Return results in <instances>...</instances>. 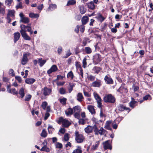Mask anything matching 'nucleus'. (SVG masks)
Wrapping results in <instances>:
<instances>
[{
    "instance_id": "f257e3e1",
    "label": "nucleus",
    "mask_w": 153,
    "mask_h": 153,
    "mask_svg": "<svg viewBox=\"0 0 153 153\" xmlns=\"http://www.w3.org/2000/svg\"><path fill=\"white\" fill-rule=\"evenodd\" d=\"M21 30L20 32L23 38L25 40H30V38L27 35L26 33V31H28L30 33V34L33 33V31L32 30L30 27V24L29 26H25L22 25L20 26Z\"/></svg>"
},
{
    "instance_id": "f03ea898",
    "label": "nucleus",
    "mask_w": 153,
    "mask_h": 153,
    "mask_svg": "<svg viewBox=\"0 0 153 153\" xmlns=\"http://www.w3.org/2000/svg\"><path fill=\"white\" fill-rule=\"evenodd\" d=\"M103 100L105 102L113 103L115 101V97L111 94L105 96L103 98Z\"/></svg>"
},
{
    "instance_id": "7ed1b4c3",
    "label": "nucleus",
    "mask_w": 153,
    "mask_h": 153,
    "mask_svg": "<svg viewBox=\"0 0 153 153\" xmlns=\"http://www.w3.org/2000/svg\"><path fill=\"white\" fill-rule=\"evenodd\" d=\"M102 57L99 54H96L93 56V62L95 65L100 63L102 60Z\"/></svg>"
},
{
    "instance_id": "20e7f679",
    "label": "nucleus",
    "mask_w": 153,
    "mask_h": 153,
    "mask_svg": "<svg viewBox=\"0 0 153 153\" xmlns=\"http://www.w3.org/2000/svg\"><path fill=\"white\" fill-rule=\"evenodd\" d=\"M59 121L62 122L63 126L65 127H68L71 124V123L67 120L64 119L62 117L59 118Z\"/></svg>"
},
{
    "instance_id": "39448f33",
    "label": "nucleus",
    "mask_w": 153,
    "mask_h": 153,
    "mask_svg": "<svg viewBox=\"0 0 153 153\" xmlns=\"http://www.w3.org/2000/svg\"><path fill=\"white\" fill-rule=\"evenodd\" d=\"M111 141L110 140H106L102 143L103 148L105 150L107 149H111L112 147L110 143Z\"/></svg>"
},
{
    "instance_id": "423d86ee",
    "label": "nucleus",
    "mask_w": 153,
    "mask_h": 153,
    "mask_svg": "<svg viewBox=\"0 0 153 153\" xmlns=\"http://www.w3.org/2000/svg\"><path fill=\"white\" fill-rule=\"evenodd\" d=\"M52 90L51 88H48L46 87L43 88L42 90V93L45 96L49 95L51 93Z\"/></svg>"
},
{
    "instance_id": "0eeeda50",
    "label": "nucleus",
    "mask_w": 153,
    "mask_h": 153,
    "mask_svg": "<svg viewBox=\"0 0 153 153\" xmlns=\"http://www.w3.org/2000/svg\"><path fill=\"white\" fill-rule=\"evenodd\" d=\"M19 15L20 17V22H22L25 24L29 22V19L27 17H24V15L22 13H21Z\"/></svg>"
},
{
    "instance_id": "6e6552de",
    "label": "nucleus",
    "mask_w": 153,
    "mask_h": 153,
    "mask_svg": "<svg viewBox=\"0 0 153 153\" xmlns=\"http://www.w3.org/2000/svg\"><path fill=\"white\" fill-rule=\"evenodd\" d=\"M30 54L27 53L23 54V57L21 60V63L22 65H25L28 62V57L29 56Z\"/></svg>"
},
{
    "instance_id": "1a4fd4ad",
    "label": "nucleus",
    "mask_w": 153,
    "mask_h": 153,
    "mask_svg": "<svg viewBox=\"0 0 153 153\" xmlns=\"http://www.w3.org/2000/svg\"><path fill=\"white\" fill-rule=\"evenodd\" d=\"M58 70V68L56 65H52L51 68L47 71V73L48 74H51L52 72L56 71Z\"/></svg>"
},
{
    "instance_id": "9d476101",
    "label": "nucleus",
    "mask_w": 153,
    "mask_h": 153,
    "mask_svg": "<svg viewBox=\"0 0 153 153\" xmlns=\"http://www.w3.org/2000/svg\"><path fill=\"white\" fill-rule=\"evenodd\" d=\"M76 140L78 143H81L83 142L84 137L82 134H78L76 132Z\"/></svg>"
},
{
    "instance_id": "9b49d317",
    "label": "nucleus",
    "mask_w": 153,
    "mask_h": 153,
    "mask_svg": "<svg viewBox=\"0 0 153 153\" xmlns=\"http://www.w3.org/2000/svg\"><path fill=\"white\" fill-rule=\"evenodd\" d=\"M104 80L105 83L108 84H112L113 83L112 79L108 75H106L104 78Z\"/></svg>"
},
{
    "instance_id": "f8f14e48",
    "label": "nucleus",
    "mask_w": 153,
    "mask_h": 153,
    "mask_svg": "<svg viewBox=\"0 0 153 153\" xmlns=\"http://www.w3.org/2000/svg\"><path fill=\"white\" fill-rule=\"evenodd\" d=\"M94 107V106L91 105H88L87 107V109L92 115L95 114L96 113Z\"/></svg>"
},
{
    "instance_id": "ddd939ff",
    "label": "nucleus",
    "mask_w": 153,
    "mask_h": 153,
    "mask_svg": "<svg viewBox=\"0 0 153 153\" xmlns=\"http://www.w3.org/2000/svg\"><path fill=\"white\" fill-rule=\"evenodd\" d=\"M10 85H8L7 86V91L9 93L12 94H18V92L16 91V89L14 88H12L10 89Z\"/></svg>"
},
{
    "instance_id": "4468645a",
    "label": "nucleus",
    "mask_w": 153,
    "mask_h": 153,
    "mask_svg": "<svg viewBox=\"0 0 153 153\" xmlns=\"http://www.w3.org/2000/svg\"><path fill=\"white\" fill-rule=\"evenodd\" d=\"M94 127L92 126H88L84 129L85 132L88 134L91 133L92 132Z\"/></svg>"
},
{
    "instance_id": "2eb2a0df",
    "label": "nucleus",
    "mask_w": 153,
    "mask_h": 153,
    "mask_svg": "<svg viewBox=\"0 0 153 153\" xmlns=\"http://www.w3.org/2000/svg\"><path fill=\"white\" fill-rule=\"evenodd\" d=\"M119 111H123L124 110H128V112L130 110L129 108H126L122 104H120L117 107Z\"/></svg>"
},
{
    "instance_id": "dca6fc26",
    "label": "nucleus",
    "mask_w": 153,
    "mask_h": 153,
    "mask_svg": "<svg viewBox=\"0 0 153 153\" xmlns=\"http://www.w3.org/2000/svg\"><path fill=\"white\" fill-rule=\"evenodd\" d=\"M35 81L34 79L32 78H27L25 80V82L26 83L30 85L32 84Z\"/></svg>"
},
{
    "instance_id": "f3484780",
    "label": "nucleus",
    "mask_w": 153,
    "mask_h": 153,
    "mask_svg": "<svg viewBox=\"0 0 153 153\" xmlns=\"http://www.w3.org/2000/svg\"><path fill=\"white\" fill-rule=\"evenodd\" d=\"M77 100L79 102L82 101L84 99V97L82 94L81 93H79L76 95Z\"/></svg>"
},
{
    "instance_id": "a211bd4d",
    "label": "nucleus",
    "mask_w": 153,
    "mask_h": 153,
    "mask_svg": "<svg viewBox=\"0 0 153 153\" xmlns=\"http://www.w3.org/2000/svg\"><path fill=\"white\" fill-rule=\"evenodd\" d=\"M102 85L101 81H94L92 82L91 84V86L94 87H99Z\"/></svg>"
},
{
    "instance_id": "6ab92c4d",
    "label": "nucleus",
    "mask_w": 153,
    "mask_h": 153,
    "mask_svg": "<svg viewBox=\"0 0 153 153\" xmlns=\"http://www.w3.org/2000/svg\"><path fill=\"white\" fill-rule=\"evenodd\" d=\"M119 119V118H117L112 123V126L113 128L115 129H116L117 128V123H119V122L118 120Z\"/></svg>"
},
{
    "instance_id": "aec40b11",
    "label": "nucleus",
    "mask_w": 153,
    "mask_h": 153,
    "mask_svg": "<svg viewBox=\"0 0 153 153\" xmlns=\"http://www.w3.org/2000/svg\"><path fill=\"white\" fill-rule=\"evenodd\" d=\"M101 68L99 67L95 66L92 70V71L94 73H97L98 74L101 70Z\"/></svg>"
},
{
    "instance_id": "412c9836",
    "label": "nucleus",
    "mask_w": 153,
    "mask_h": 153,
    "mask_svg": "<svg viewBox=\"0 0 153 153\" xmlns=\"http://www.w3.org/2000/svg\"><path fill=\"white\" fill-rule=\"evenodd\" d=\"M137 102L134 100V99L133 98H131V100L129 103V105L132 108H134L136 106V104Z\"/></svg>"
},
{
    "instance_id": "4be33fe9",
    "label": "nucleus",
    "mask_w": 153,
    "mask_h": 153,
    "mask_svg": "<svg viewBox=\"0 0 153 153\" xmlns=\"http://www.w3.org/2000/svg\"><path fill=\"white\" fill-rule=\"evenodd\" d=\"M14 42L16 43L19 39L20 36V34L18 32H16L14 34Z\"/></svg>"
},
{
    "instance_id": "5701e85b",
    "label": "nucleus",
    "mask_w": 153,
    "mask_h": 153,
    "mask_svg": "<svg viewBox=\"0 0 153 153\" xmlns=\"http://www.w3.org/2000/svg\"><path fill=\"white\" fill-rule=\"evenodd\" d=\"M65 112L66 115L67 116H68L72 114L73 112V110L71 108H69L68 109H67L65 111Z\"/></svg>"
},
{
    "instance_id": "b1692460",
    "label": "nucleus",
    "mask_w": 153,
    "mask_h": 153,
    "mask_svg": "<svg viewBox=\"0 0 153 153\" xmlns=\"http://www.w3.org/2000/svg\"><path fill=\"white\" fill-rule=\"evenodd\" d=\"M88 7L91 10H94L95 9V5L93 2L91 1L87 4Z\"/></svg>"
},
{
    "instance_id": "393cba45",
    "label": "nucleus",
    "mask_w": 153,
    "mask_h": 153,
    "mask_svg": "<svg viewBox=\"0 0 153 153\" xmlns=\"http://www.w3.org/2000/svg\"><path fill=\"white\" fill-rule=\"evenodd\" d=\"M93 95L95 99L96 100L97 102L102 100L100 97L97 92H94L93 93Z\"/></svg>"
},
{
    "instance_id": "a878e982",
    "label": "nucleus",
    "mask_w": 153,
    "mask_h": 153,
    "mask_svg": "<svg viewBox=\"0 0 153 153\" xmlns=\"http://www.w3.org/2000/svg\"><path fill=\"white\" fill-rule=\"evenodd\" d=\"M38 63L39 64V66L42 67L46 62V60L42 59V58L39 59L38 60Z\"/></svg>"
},
{
    "instance_id": "bb28decb",
    "label": "nucleus",
    "mask_w": 153,
    "mask_h": 153,
    "mask_svg": "<svg viewBox=\"0 0 153 153\" xmlns=\"http://www.w3.org/2000/svg\"><path fill=\"white\" fill-rule=\"evenodd\" d=\"M15 11L14 10H10L8 11V13L7 14V16H11L12 17H14V13Z\"/></svg>"
},
{
    "instance_id": "cd10ccee",
    "label": "nucleus",
    "mask_w": 153,
    "mask_h": 153,
    "mask_svg": "<svg viewBox=\"0 0 153 153\" xmlns=\"http://www.w3.org/2000/svg\"><path fill=\"white\" fill-rule=\"evenodd\" d=\"M111 123V121H107L105 124V128L108 130H111V128L110 127V124Z\"/></svg>"
},
{
    "instance_id": "c85d7f7f",
    "label": "nucleus",
    "mask_w": 153,
    "mask_h": 153,
    "mask_svg": "<svg viewBox=\"0 0 153 153\" xmlns=\"http://www.w3.org/2000/svg\"><path fill=\"white\" fill-rule=\"evenodd\" d=\"M56 8V5L55 4H51L49 5L47 9L48 11H52Z\"/></svg>"
},
{
    "instance_id": "c756f323",
    "label": "nucleus",
    "mask_w": 153,
    "mask_h": 153,
    "mask_svg": "<svg viewBox=\"0 0 153 153\" xmlns=\"http://www.w3.org/2000/svg\"><path fill=\"white\" fill-rule=\"evenodd\" d=\"M80 13L82 14L85 13L86 12V9L83 6L80 5L79 6Z\"/></svg>"
},
{
    "instance_id": "7c9ffc66",
    "label": "nucleus",
    "mask_w": 153,
    "mask_h": 153,
    "mask_svg": "<svg viewBox=\"0 0 153 153\" xmlns=\"http://www.w3.org/2000/svg\"><path fill=\"white\" fill-rule=\"evenodd\" d=\"M88 18L87 16H83L82 19V25L85 24L88 22Z\"/></svg>"
},
{
    "instance_id": "2f4dec72",
    "label": "nucleus",
    "mask_w": 153,
    "mask_h": 153,
    "mask_svg": "<svg viewBox=\"0 0 153 153\" xmlns=\"http://www.w3.org/2000/svg\"><path fill=\"white\" fill-rule=\"evenodd\" d=\"M2 4L0 2V13L4 15L5 13V8L2 7Z\"/></svg>"
},
{
    "instance_id": "473e14b6",
    "label": "nucleus",
    "mask_w": 153,
    "mask_h": 153,
    "mask_svg": "<svg viewBox=\"0 0 153 153\" xmlns=\"http://www.w3.org/2000/svg\"><path fill=\"white\" fill-rule=\"evenodd\" d=\"M29 16L31 18H38L39 17V15L38 14L31 13L29 14Z\"/></svg>"
},
{
    "instance_id": "72a5a7b5",
    "label": "nucleus",
    "mask_w": 153,
    "mask_h": 153,
    "mask_svg": "<svg viewBox=\"0 0 153 153\" xmlns=\"http://www.w3.org/2000/svg\"><path fill=\"white\" fill-rule=\"evenodd\" d=\"M82 150L80 146H78L76 149L74 150L72 153H82Z\"/></svg>"
},
{
    "instance_id": "f704fd0d",
    "label": "nucleus",
    "mask_w": 153,
    "mask_h": 153,
    "mask_svg": "<svg viewBox=\"0 0 153 153\" xmlns=\"http://www.w3.org/2000/svg\"><path fill=\"white\" fill-rule=\"evenodd\" d=\"M69 134L68 133L65 134L64 135L62 140L64 141H67L69 140Z\"/></svg>"
},
{
    "instance_id": "c9c22d12",
    "label": "nucleus",
    "mask_w": 153,
    "mask_h": 153,
    "mask_svg": "<svg viewBox=\"0 0 153 153\" xmlns=\"http://www.w3.org/2000/svg\"><path fill=\"white\" fill-rule=\"evenodd\" d=\"M73 110L74 113L80 112V107L79 106H76L74 107Z\"/></svg>"
},
{
    "instance_id": "e433bc0d",
    "label": "nucleus",
    "mask_w": 153,
    "mask_h": 153,
    "mask_svg": "<svg viewBox=\"0 0 153 153\" xmlns=\"http://www.w3.org/2000/svg\"><path fill=\"white\" fill-rule=\"evenodd\" d=\"M76 3V1L75 0H69L68 1L67 5L69 6L70 5H73L75 4Z\"/></svg>"
},
{
    "instance_id": "4c0bfd02",
    "label": "nucleus",
    "mask_w": 153,
    "mask_h": 153,
    "mask_svg": "<svg viewBox=\"0 0 153 153\" xmlns=\"http://www.w3.org/2000/svg\"><path fill=\"white\" fill-rule=\"evenodd\" d=\"M97 18L98 20L101 22H102L105 19V18L103 17L102 15L100 14L98 15L97 17Z\"/></svg>"
},
{
    "instance_id": "58836bf2",
    "label": "nucleus",
    "mask_w": 153,
    "mask_h": 153,
    "mask_svg": "<svg viewBox=\"0 0 153 153\" xmlns=\"http://www.w3.org/2000/svg\"><path fill=\"white\" fill-rule=\"evenodd\" d=\"M85 51L87 54H90L92 52L91 49L89 47H86L85 48Z\"/></svg>"
},
{
    "instance_id": "ea45409f",
    "label": "nucleus",
    "mask_w": 153,
    "mask_h": 153,
    "mask_svg": "<svg viewBox=\"0 0 153 153\" xmlns=\"http://www.w3.org/2000/svg\"><path fill=\"white\" fill-rule=\"evenodd\" d=\"M40 150L41 151H45L48 152H50L49 149L46 146H44Z\"/></svg>"
},
{
    "instance_id": "a19ab883",
    "label": "nucleus",
    "mask_w": 153,
    "mask_h": 153,
    "mask_svg": "<svg viewBox=\"0 0 153 153\" xmlns=\"http://www.w3.org/2000/svg\"><path fill=\"white\" fill-rule=\"evenodd\" d=\"M13 0H6L5 1V4L7 6H10L13 2Z\"/></svg>"
},
{
    "instance_id": "79ce46f5",
    "label": "nucleus",
    "mask_w": 153,
    "mask_h": 153,
    "mask_svg": "<svg viewBox=\"0 0 153 153\" xmlns=\"http://www.w3.org/2000/svg\"><path fill=\"white\" fill-rule=\"evenodd\" d=\"M47 133L45 129L42 130V132L41 134V136L43 137H47Z\"/></svg>"
},
{
    "instance_id": "37998d69",
    "label": "nucleus",
    "mask_w": 153,
    "mask_h": 153,
    "mask_svg": "<svg viewBox=\"0 0 153 153\" xmlns=\"http://www.w3.org/2000/svg\"><path fill=\"white\" fill-rule=\"evenodd\" d=\"M100 143V141H98L96 142L95 144L93 146V149L94 150H95L97 149L98 148L99 144Z\"/></svg>"
},
{
    "instance_id": "c03bdc74",
    "label": "nucleus",
    "mask_w": 153,
    "mask_h": 153,
    "mask_svg": "<svg viewBox=\"0 0 153 153\" xmlns=\"http://www.w3.org/2000/svg\"><path fill=\"white\" fill-rule=\"evenodd\" d=\"M67 77L68 78H70L72 79L74 77V75L72 71H71L67 74Z\"/></svg>"
},
{
    "instance_id": "a18cd8bd",
    "label": "nucleus",
    "mask_w": 153,
    "mask_h": 153,
    "mask_svg": "<svg viewBox=\"0 0 153 153\" xmlns=\"http://www.w3.org/2000/svg\"><path fill=\"white\" fill-rule=\"evenodd\" d=\"M19 94L20 95L21 97L22 98L25 96L24 89L23 88H21L19 91Z\"/></svg>"
},
{
    "instance_id": "49530a36",
    "label": "nucleus",
    "mask_w": 153,
    "mask_h": 153,
    "mask_svg": "<svg viewBox=\"0 0 153 153\" xmlns=\"http://www.w3.org/2000/svg\"><path fill=\"white\" fill-rule=\"evenodd\" d=\"M93 127H94V131L95 134L96 135H98L99 130L97 127V125L95 124Z\"/></svg>"
},
{
    "instance_id": "de8ad7c7",
    "label": "nucleus",
    "mask_w": 153,
    "mask_h": 153,
    "mask_svg": "<svg viewBox=\"0 0 153 153\" xmlns=\"http://www.w3.org/2000/svg\"><path fill=\"white\" fill-rule=\"evenodd\" d=\"M105 130L103 128H101L100 130H99L98 134H100L101 135H102L105 134Z\"/></svg>"
},
{
    "instance_id": "09e8293b",
    "label": "nucleus",
    "mask_w": 153,
    "mask_h": 153,
    "mask_svg": "<svg viewBox=\"0 0 153 153\" xmlns=\"http://www.w3.org/2000/svg\"><path fill=\"white\" fill-rule=\"evenodd\" d=\"M48 132L49 134H52V132L54 130V128L51 126H49L48 128Z\"/></svg>"
},
{
    "instance_id": "8fccbe9b",
    "label": "nucleus",
    "mask_w": 153,
    "mask_h": 153,
    "mask_svg": "<svg viewBox=\"0 0 153 153\" xmlns=\"http://www.w3.org/2000/svg\"><path fill=\"white\" fill-rule=\"evenodd\" d=\"M32 96L30 94L27 95L25 97V100L26 101H28L30 100Z\"/></svg>"
},
{
    "instance_id": "3c124183",
    "label": "nucleus",
    "mask_w": 153,
    "mask_h": 153,
    "mask_svg": "<svg viewBox=\"0 0 153 153\" xmlns=\"http://www.w3.org/2000/svg\"><path fill=\"white\" fill-rule=\"evenodd\" d=\"M55 146L56 148L59 149H61L62 147V144L59 142H56L55 144Z\"/></svg>"
},
{
    "instance_id": "603ef678",
    "label": "nucleus",
    "mask_w": 153,
    "mask_h": 153,
    "mask_svg": "<svg viewBox=\"0 0 153 153\" xmlns=\"http://www.w3.org/2000/svg\"><path fill=\"white\" fill-rule=\"evenodd\" d=\"M74 115L75 118L79 119L80 117V112L74 113Z\"/></svg>"
},
{
    "instance_id": "864d4df0",
    "label": "nucleus",
    "mask_w": 153,
    "mask_h": 153,
    "mask_svg": "<svg viewBox=\"0 0 153 153\" xmlns=\"http://www.w3.org/2000/svg\"><path fill=\"white\" fill-rule=\"evenodd\" d=\"M144 100H151V96L149 94H148L145 96L143 98Z\"/></svg>"
},
{
    "instance_id": "5fc2aeb1",
    "label": "nucleus",
    "mask_w": 153,
    "mask_h": 153,
    "mask_svg": "<svg viewBox=\"0 0 153 153\" xmlns=\"http://www.w3.org/2000/svg\"><path fill=\"white\" fill-rule=\"evenodd\" d=\"M75 66L77 69H79L80 70V69H82L80 63L79 62H77L75 63Z\"/></svg>"
},
{
    "instance_id": "6e6d98bb",
    "label": "nucleus",
    "mask_w": 153,
    "mask_h": 153,
    "mask_svg": "<svg viewBox=\"0 0 153 153\" xmlns=\"http://www.w3.org/2000/svg\"><path fill=\"white\" fill-rule=\"evenodd\" d=\"M83 67L85 68L87 65L86 59L84 58L82 60Z\"/></svg>"
},
{
    "instance_id": "4d7b16f0",
    "label": "nucleus",
    "mask_w": 153,
    "mask_h": 153,
    "mask_svg": "<svg viewBox=\"0 0 153 153\" xmlns=\"http://www.w3.org/2000/svg\"><path fill=\"white\" fill-rule=\"evenodd\" d=\"M16 7L17 9L19 8H22V3L20 2V1L19 2V3L16 5Z\"/></svg>"
},
{
    "instance_id": "13d9d810",
    "label": "nucleus",
    "mask_w": 153,
    "mask_h": 153,
    "mask_svg": "<svg viewBox=\"0 0 153 153\" xmlns=\"http://www.w3.org/2000/svg\"><path fill=\"white\" fill-rule=\"evenodd\" d=\"M59 92L61 94H64L66 93L65 90L63 88H60L59 89Z\"/></svg>"
},
{
    "instance_id": "bf43d9fd",
    "label": "nucleus",
    "mask_w": 153,
    "mask_h": 153,
    "mask_svg": "<svg viewBox=\"0 0 153 153\" xmlns=\"http://www.w3.org/2000/svg\"><path fill=\"white\" fill-rule=\"evenodd\" d=\"M48 103L46 102H44L42 103V104L41 105V106L42 108L45 110L46 107L47 106V105Z\"/></svg>"
},
{
    "instance_id": "052dcab7",
    "label": "nucleus",
    "mask_w": 153,
    "mask_h": 153,
    "mask_svg": "<svg viewBox=\"0 0 153 153\" xmlns=\"http://www.w3.org/2000/svg\"><path fill=\"white\" fill-rule=\"evenodd\" d=\"M85 120L83 119H79V123L80 124L84 125L85 123Z\"/></svg>"
},
{
    "instance_id": "680f3d73",
    "label": "nucleus",
    "mask_w": 153,
    "mask_h": 153,
    "mask_svg": "<svg viewBox=\"0 0 153 153\" xmlns=\"http://www.w3.org/2000/svg\"><path fill=\"white\" fill-rule=\"evenodd\" d=\"M66 99L65 98L60 99L59 100L60 102L62 104H66Z\"/></svg>"
},
{
    "instance_id": "e2e57ef3",
    "label": "nucleus",
    "mask_w": 153,
    "mask_h": 153,
    "mask_svg": "<svg viewBox=\"0 0 153 153\" xmlns=\"http://www.w3.org/2000/svg\"><path fill=\"white\" fill-rule=\"evenodd\" d=\"M9 74L12 76H14L15 75V73L14 72V71L12 69L9 70Z\"/></svg>"
},
{
    "instance_id": "0e129e2a",
    "label": "nucleus",
    "mask_w": 153,
    "mask_h": 153,
    "mask_svg": "<svg viewBox=\"0 0 153 153\" xmlns=\"http://www.w3.org/2000/svg\"><path fill=\"white\" fill-rule=\"evenodd\" d=\"M80 72H79V75L81 76V77H80V79H82L83 78V70L82 69H80V70H79Z\"/></svg>"
},
{
    "instance_id": "69168bd1",
    "label": "nucleus",
    "mask_w": 153,
    "mask_h": 153,
    "mask_svg": "<svg viewBox=\"0 0 153 153\" xmlns=\"http://www.w3.org/2000/svg\"><path fill=\"white\" fill-rule=\"evenodd\" d=\"M15 79L18 81L19 83H21L22 79L21 77L19 76H15Z\"/></svg>"
},
{
    "instance_id": "338daca9",
    "label": "nucleus",
    "mask_w": 153,
    "mask_h": 153,
    "mask_svg": "<svg viewBox=\"0 0 153 153\" xmlns=\"http://www.w3.org/2000/svg\"><path fill=\"white\" fill-rule=\"evenodd\" d=\"M100 115L101 118H102L103 117H105V115L103 114L102 108H101Z\"/></svg>"
},
{
    "instance_id": "774afa93",
    "label": "nucleus",
    "mask_w": 153,
    "mask_h": 153,
    "mask_svg": "<svg viewBox=\"0 0 153 153\" xmlns=\"http://www.w3.org/2000/svg\"><path fill=\"white\" fill-rule=\"evenodd\" d=\"M71 54V53L70 52V50H68V51L67 52L66 56L64 57V58H67L69 56H70Z\"/></svg>"
}]
</instances>
